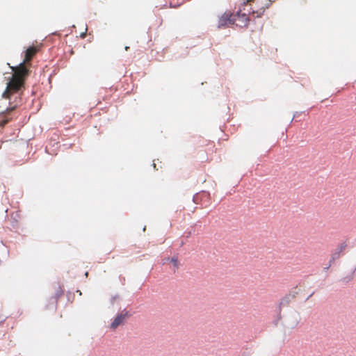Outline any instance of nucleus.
<instances>
[{
	"label": "nucleus",
	"instance_id": "obj_1",
	"mask_svg": "<svg viewBox=\"0 0 356 356\" xmlns=\"http://www.w3.org/2000/svg\"><path fill=\"white\" fill-rule=\"evenodd\" d=\"M38 51L39 47L37 46L29 47L24 51V60L17 66L10 67L13 73L3 94L4 98L10 99L13 94L17 93L24 88L25 81L31 73L29 69L31 66V62Z\"/></svg>",
	"mask_w": 356,
	"mask_h": 356
},
{
	"label": "nucleus",
	"instance_id": "obj_2",
	"mask_svg": "<svg viewBox=\"0 0 356 356\" xmlns=\"http://www.w3.org/2000/svg\"><path fill=\"white\" fill-rule=\"evenodd\" d=\"M232 16L234 24L239 27L248 26L250 21V18L245 13H241V11L233 13Z\"/></svg>",
	"mask_w": 356,
	"mask_h": 356
},
{
	"label": "nucleus",
	"instance_id": "obj_3",
	"mask_svg": "<svg viewBox=\"0 0 356 356\" xmlns=\"http://www.w3.org/2000/svg\"><path fill=\"white\" fill-rule=\"evenodd\" d=\"M232 17V14L227 13H224L219 19L218 26L221 27L228 26L229 24H234Z\"/></svg>",
	"mask_w": 356,
	"mask_h": 356
},
{
	"label": "nucleus",
	"instance_id": "obj_4",
	"mask_svg": "<svg viewBox=\"0 0 356 356\" xmlns=\"http://www.w3.org/2000/svg\"><path fill=\"white\" fill-rule=\"evenodd\" d=\"M127 316H129L128 312L118 315L113 320V323L111 324V328L115 330L120 325L124 323L126 317Z\"/></svg>",
	"mask_w": 356,
	"mask_h": 356
},
{
	"label": "nucleus",
	"instance_id": "obj_5",
	"mask_svg": "<svg viewBox=\"0 0 356 356\" xmlns=\"http://www.w3.org/2000/svg\"><path fill=\"white\" fill-rule=\"evenodd\" d=\"M15 108V106L8 108L6 110V113L3 115V118L2 120H0V127H3L5 124H6L8 122L10 121L11 118L9 117L10 113L13 111Z\"/></svg>",
	"mask_w": 356,
	"mask_h": 356
},
{
	"label": "nucleus",
	"instance_id": "obj_6",
	"mask_svg": "<svg viewBox=\"0 0 356 356\" xmlns=\"http://www.w3.org/2000/svg\"><path fill=\"white\" fill-rule=\"evenodd\" d=\"M268 1H269V3H266L265 5V7H261V8H259L256 11H254V10L252 11V15L254 16V15H256L257 17H261L264 15L266 8H268L271 5V3L275 1V0H268Z\"/></svg>",
	"mask_w": 356,
	"mask_h": 356
},
{
	"label": "nucleus",
	"instance_id": "obj_7",
	"mask_svg": "<svg viewBox=\"0 0 356 356\" xmlns=\"http://www.w3.org/2000/svg\"><path fill=\"white\" fill-rule=\"evenodd\" d=\"M165 260L170 261L172 264L175 269L178 268V267H179V261H178V259L176 257H172L171 259L167 258Z\"/></svg>",
	"mask_w": 356,
	"mask_h": 356
},
{
	"label": "nucleus",
	"instance_id": "obj_8",
	"mask_svg": "<svg viewBox=\"0 0 356 356\" xmlns=\"http://www.w3.org/2000/svg\"><path fill=\"white\" fill-rule=\"evenodd\" d=\"M346 245H341L340 246V251L343 250L345 248Z\"/></svg>",
	"mask_w": 356,
	"mask_h": 356
},
{
	"label": "nucleus",
	"instance_id": "obj_9",
	"mask_svg": "<svg viewBox=\"0 0 356 356\" xmlns=\"http://www.w3.org/2000/svg\"><path fill=\"white\" fill-rule=\"evenodd\" d=\"M81 37L84 38L85 37V34L81 35Z\"/></svg>",
	"mask_w": 356,
	"mask_h": 356
},
{
	"label": "nucleus",
	"instance_id": "obj_10",
	"mask_svg": "<svg viewBox=\"0 0 356 356\" xmlns=\"http://www.w3.org/2000/svg\"><path fill=\"white\" fill-rule=\"evenodd\" d=\"M339 257V253H337V257Z\"/></svg>",
	"mask_w": 356,
	"mask_h": 356
}]
</instances>
